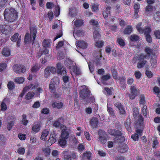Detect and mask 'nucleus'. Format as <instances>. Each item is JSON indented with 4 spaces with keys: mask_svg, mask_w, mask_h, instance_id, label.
Returning <instances> with one entry per match:
<instances>
[{
    "mask_svg": "<svg viewBox=\"0 0 160 160\" xmlns=\"http://www.w3.org/2000/svg\"><path fill=\"white\" fill-rule=\"evenodd\" d=\"M8 101V99L5 98L3 99L2 101V102L1 105V110L2 111H5L7 109V107L5 103L7 101Z\"/></svg>",
    "mask_w": 160,
    "mask_h": 160,
    "instance_id": "b1692460",
    "label": "nucleus"
},
{
    "mask_svg": "<svg viewBox=\"0 0 160 160\" xmlns=\"http://www.w3.org/2000/svg\"><path fill=\"white\" fill-rule=\"evenodd\" d=\"M95 30L93 32V38L94 40L95 41H96L100 37V35L99 33H98V31H97L98 30H96V29H95Z\"/></svg>",
    "mask_w": 160,
    "mask_h": 160,
    "instance_id": "c85d7f7f",
    "label": "nucleus"
},
{
    "mask_svg": "<svg viewBox=\"0 0 160 160\" xmlns=\"http://www.w3.org/2000/svg\"><path fill=\"white\" fill-rule=\"evenodd\" d=\"M39 69V68L38 64H36L34 66H33L32 69V72H35L37 71Z\"/></svg>",
    "mask_w": 160,
    "mask_h": 160,
    "instance_id": "338daca9",
    "label": "nucleus"
},
{
    "mask_svg": "<svg viewBox=\"0 0 160 160\" xmlns=\"http://www.w3.org/2000/svg\"><path fill=\"white\" fill-rule=\"evenodd\" d=\"M32 38L31 35H29V33H27L25 36L24 42L26 43L30 42H32Z\"/></svg>",
    "mask_w": 160,
    "mask_h": 160,
    "instance_id": "aec40b11",
    "label": "nucleus"
},
{
    "mask_svg": "<svg viewBox=\"0 0 160 160\" xmlns=\"http://www.w3.org/2000/svg\"><path fill=\"white\" fill-rule=\"evenodd\" d=\"M2 53L3 55L6 57L8 56L10 54V50L8 48L5 47L2 51Z\"/></svg>",
    "mask_w": 160,
    "mask_h": 160,
    "instance_id": "6ab92c4d",
    "label": "nucleus"
},
{
    "mask_svg": "<svg viewBox=\"0 0 160 160\" xmlns=\"http://www.w3.org/2000/svg\"><path fill=\"white\" fill-rule=\"evenodd\" d=\"M7 67V65L5 63H0V72L4 70Z\"/></svg>",
    "mask_w": 160,
    "mask_h": 160,
    "instance_id": "864d4df0",
    "label": "nucleus"
},
{
    "mask_svg": "<svg viewBox=\"0 0 160 160\" xmlns=\"http://www.w3.org/2000/svg\"><path fill=\"white\" fill-rule=\"evenodd\" d=\"M7 86L9 89L12 90L14 87V82L12 81L9 82Z\"/></svg>",
    "mask_w": 160,
    "mask_h": 160,
    "instance_id": "49530a36",
    "label": "nucleus"
},
{
    "mask_svg": "<svg viewBox=\"0 0 160 160\" xmlns=\"http://www.w3.org/2000/svg\"><path fill=\"white\" fill-rule=\"evenodd\" d=\"M60 12V8L58 6L55 11V15L56 17L59 16Z\"/></svg>",
    "mask_w": 160,
    "mask_h": 160,
    "instance_id": "0e129e2a",
    "label": "nucleus"
},
{
    "mask_svg": "<svg viewBox=\"0 0 160 160\" xmlns=\"http://www.w3.org/2000/svg\"><path fill=\"white\" fill-rule=\"evenodd\" d=\"M61 129H62V133L60 137L67 139L69 136V129L64 126L61 127Z\"/></svg>",
    "mask_w": 160,
    "mask_h": 160,
    "instance_id": "0eeeda50",
    "label": "nucleus"
},
{
    "mask_svg": "<svg viewBox=\"0 0 160 160\" xmlns=\"http://www.w3.org/2000/svg\"><path fill=\"white\" fill-rule=\"evenodd\" d=\"M131 121L129 118H127L125 123V126L127 130L130 132L131 130L130 127Z\"/></svg>",
    "mask_w": 160,
    "mask_h": 160,
    "instance_id": "5701e85b",
    "label": "nucleus"
},
{
    "mask_svg": "<svg viewBox=\"0 0 160 160\" xmlns=\"http://www.w3.org/2000/svg\"><path fill=\"white\" fill-rule=\"evenodd\" d=\"M8 120L11 121L8 122L7 125V129L8 130H10L14 125V121L15 120V117L13 116H10L8 117Z\"/></svg>",
    "mask_w": 160,
    "mask_h": 160,
    "instance_id": "ddd939ff",
    "label": "nucleus"
},
{
    "mask_svg": "<svg viewBox=\"0 0 160 160\" xmlns=\"http://www.w3.org/2000/svg\"><path fill=\"white\" fill-rule=\"evenodd\" d=\"M34 95L33 92H29L25 96V98L27 100H30L32 98Z\"/></svg>",
    "mask_w": 160,
    "mask_h": 160,
    "instance_id": "e433bc0d",
    "label": "nucleus"
},
{
    "mask_svg": "<svg viewBox=\"0 0 160 160\" xmlns=\"http://www.w3.org/2000/svg\"><path fill=\"white\" fill-rule=\"evenodd\" d=\"M8 0H0V8H3Z\"/></svg>",
    "mask_w": 160,
    "mask_h": 160,
    "instance_id": "6e6d98bb",
    "label": "nucleus"
},
{
    "mask_svg": "<svg viewBox=\"0 0 160 160\" xmlns=\"http://www.w3.org/2000/svg\"><path fill=\"white\" fill-rule=\"evenodd\" d=\"M48 141V142L50 143L49 144L50 145L51 144V145H52L56 141V139L53 137V136L52 135V136H51V135H50Z\"/></svg>",
    "mask_w": 160,
    "mask_h": 160,
    "instance_id": "de8ad7c7",
    "label": "nucleus"
},
{
    "mask_svg": "<svg viewBox=\"0 0 160 160\" xmlns=\"http://www.w3.org/2000/svg\"><path fill=\"white\" fill-rule=\"evenodd\" d=\"M32 129L35 133L38 132L40 130V125L39 123L38 122H36L35 123L34 125L32 127Z\"/></svg>",
    "mask_w": 160,
    "mask_h": 160,
    "instance_id": "412c9836",
    "label": "nucleus"
},
{
    "mask_svg": "<svg viewBox=\"0 0 160 160\" xmlns=\"http://www.w3.org/2000/svg\"><path fill=\"white\" fill-rule=\"evenodd\" d=\"M30 4L32 7V9L35 10L36 9V8L34 6L36 4V1L35 0H30Z\"/></svg>",
    "mask_w": 160,
    "mask_h": 160,
    "instance_id": "13d9d810",
    "label": "nucleus"
},
{
    "mask_svg": "<svg viewBox=\"0 0 160 160\" xmlns=\"http://www.w3.org/2000/svg\"><path fill=\"white\" fill-rule=\"evenodd\" d=\"M96 46L98 47H99V48H101V47H102L103 45V42L102 41H96Z\"/></svg>",
    "mask_w": 160,
    "mask_h": 160,
    "instance_id": "5fc2aeb1",
    "label": "nucleus"
},
{
    "mask_svg": "<svg viewBox=\"0 0 160 160\" xmlns=\"http://www.w3.org/2000/svg\"><path fill=\"white\" fill-rule=\"evenodd\" d=\"M91 155L92 153L90 152H84L82 158L85 160H90Z\"/></svg>",
    "mask_w": 160,
    "mask_h": 160,
    "instance_id": "4be33fe9",
    "label": "nucleus"
},
{
    "mask_svg": "<svg viewBox=\"0 0 160 160\" xmlns=\"http://www.w3.org/2000/svg\"><path fill=\"white\" fill-rule=\"evenodd\" d=\"M67 153V152L64 151L63 152V154H64V159L65 160H71V157L70 155L66 154Z\"/></svg>",
    "mask_w": 160,
    "mask_h": 160,
    "instance_id": "3c124183",
    "label": "nucleus"
},
{
    "mask_svg": "<svg viewBox=\"0 0 160 160\" xmlns=\"http://www.w3.org/2000/svg\"><path fill=\"white\" fill-rule=\"evenodd\" d=\"M108 132L109 134L115 136V141L117 143L122 142L124 140V138L121 135L122 133L119 131L110 129L108 130Z\"/></svg>",
    "mask_w": 160,
    "mask_h": 160,
    "instance_id": "f03ea898",
    "label": "nucleus"
},
{
    "mask_svg": "<svg viewBox=\"0 0 160 160\" xmlns=\"http://www.w3.org/2000/svg\"><path fill=\"white\" fill-rule=\"evenodd\" d=\"M90 92L88 89L85 86V88L81 90L79 92L80 97L83 99L87 97L86 102L89 103L90 102V99L91 98L89 97L90 95Z\"/></svg>",
    "mask_w": 160,
    "mask_h": 160,
    "instance_id": "7ed1b4c3",
    "label": "nucleus"
},
{
    "mask_svg": "<svg viewBox=\"0 0 160 160\" xmlns=\"http://www.w3.org/2000/svg\"><path fill=\"white\" fill-rule=\"evenodd\" d=\"M18 13L12 8H6L4 12V16L6 21L8 22H14L17 18Z\"/></svg>",
    "mask_w": 160,
    "mask_h": 160,
    "instance_id": "f257e3e1",
    "label": "nucleus"
},
{
    "mask_svg": "<svg viewBox=\"0 0 160 160\" xmlns=\"http://www.w3.org/2000/svg\"><path fill=\"white\" fill-rule=\"evenodd\" d=\"M130 94L129 95L130 98L131 99H134L138 95V90L135 86H131L130 88Z\"/></svg>",
    "mask_w": 160,
    "mask_h": 160,
    "instance_id": "9d476101",
    "label": "nucleus"
},
{
    "mask_svg": "<svg viewBox=\"0 0 160 160\" xmlns=\"http://www.w3.org/2000/svg\"><path fill=\"white\" fill-rule=\"evenodd\" d=\"M83 24V21L81 19H78L76 20L74 22V25L76 27H80Z\"/></svg>",
    "mask_w": 160,
    "mask_h": 160,
    "instance_id": "a878e982",
    "label": "nucleus"
},
{
    "mask_svg": "<svg viewBox=\"0 0 160 160\" xmlns=\"http://www.w3.org/2000/svg\"><path fill=\"white\" fill-rule=\"evenodd\" d=\"M133 115L135 118L137 117L138 114V108H134L133 109Z\"/></svg>",
    "mask_w": 160,
    "mask_h": 160,
    "instance_id": "e2e57ef3",
    "label": "nucleus"
},
{
    "mask_svg": "<svg viewBox=\"0 0 160 160\" xmlns=\"http://www.w3.org/2000/svg\"><path fill=\"white\" fill-rule=\"evenodd\" d=\"M30 35L32 36V43L33 44L34 42L35 38H36V34L37 33V29L36 27L31 26L30 28Z\"/></svg>",
    "mask_w": 160,
    "mask_h": 160,
    "instance_id": "9b49d317",
    "label": "nucleus"
},
{
    "mask_svg": "<svg viewBox=\"0 0 160 160\" xmlns=\"http://www.w3.org/2000/svg\"><path fill=\"white\" fill-rule=\"evenodd\" d=\"M117 42L121 46L123 47L125 45V43L124 40L121 38H118Z\"/></svg>",
    "mask_w": 160,
    "mask_h": 160,
    "instance_id": "09e8293b",
    "label": "nucleus"
},
{
    "mask_svg": "<svg viewBox=\"0 0 160 160\" xmlns=\"http://www.w3.org/2000/svg\"><path fill=\"white\" fill-rule=\"evenodd\" d=\"M98 120L96 117L92 118L90 120V124L93 128H96L98 125Z\"/></svg>",
    "mask_w": 160,
    "mask_h": 160,
    "instance_id": "a211bd4d",
    "label": "nucleus"
},
{
    "mask_svg": "<svg viewBox=\"0 0 160 160\" xmlns=\"http://www.w3.org/2000/svg\"><path fill=\"white\" fill-rule=\"evenodd\" d=\"M102 55H101L100 57H97V58L94 60V62L96 63V66H100V60L102 58Z\"/></svg>",
    "mask_w": 160,
    "mask_h": 160,
    "instance_id": "c9c22d12",
    "label": "nucleus"
},
{
    "mask_svg": "<svg viewBox=\"0 0 160 160\" xmlns=\"http://www.w3.org/2000/svg\"><path fill=\"white\" fill-rule=\"evenodd\" d=\"M18 33H15L12 36L11 38V40L13 42H16L17 40V45L18 47L20 46V42L21 41V37H18Z\"/></svg>",
    "mask_w": 160,
    "mask_h": 160,
    "instance_id": "4468645a",
    "label": "nucleus"
},
{
    "mask_svg": "<svg viewBox=\"0 0 160 160\" xmlns=\"http://www.w3.org/2000/svg\"><path fill=\"white\" fill-rule=\"evenodd\" d=\"M57 72L61 75H64L66 73V72L65 68L60 63H58L57 64Z\"/></svg>",
    "mask_w": 160,
    "mask_h": 160,
    "instance_id": "f8f14e48",
    "label": "nucleus"
},
{
    "mask_svg": "<svg viewBox=\"0 0 160 160\" xmlns=\"http://www.w3.org/2000/svg\"><path fill=\"white\" fill-rule=\"evenodd\" d=\"M75 34L78 37H81L83 35L84 32L82 30H78Z\"/></svg>",
    "mask_w": 160,
    "mask_h": 160,
    "instance_id": "603ef678",
    "label": "nucleus"
},
{
    "mask_svg": "<svg viewBox=\"0 0 160 160\" xmlns=\"http://www.w3.org/2000/svg\"><path fill=\"white\" fill-rule=\"evenodd\" d=\"M51 82H52V83L55 85L58 84L59 83V79L58 78L56 77L53 78Z\"/></svg>",
    "mask_w": 160,
    "mask_h": 160,
    "instance_id": "4d7b16f0",
    "label": "nucleus"
},
{
    "mask_svg": "<svg viewBox=\"0 0 160 160\" xmlns=\"http://www.w3.org/2000/svg\"><path fill=\"white\" fill-rule=\"evenodd\" d=\"M76 45L78 46L80 48L83 49H85L87 47V44L84 41H80L76 42Z\"/></svg>",
    "mask_w": 160,
    "mask_h": 160,
    "instance_id": "dca6fc26",
    "label": "nucleus"
},
{
    "mask_svg": "<svg viewBox=\"0 0 160 160\" xmlns=\"http://www.w3.org/2000/svg\"><path fill=\"white\" fill-rule=\"evenodd\" d=\"M147 58H148V57L146 54H141L138 55V60L141 61L143 60H144V59Z\"/></svg>",
    "mask_w": 160,
    "mask_h": 160,
    "instance_id": "4c0bfd02",
    "label": "nucleus"
},
{
    "mask_svg": "<svg viewBox=\"0 0 160 160\" xmlns=\"http://www.w3.org/2000/svg\"><path fill=\"white\" fill-rule=\"evenodd\" d=\"M42 46L44 48L49 47L50 43L49 40H44L42 42Z\"/></svg>",
    "mask_w": 160,
    "mask_h": 160,
    "instance_id": "c03bdc74",
    "label": "nucleus"
},
{
    "mask_svg": "<svg viewBox=\"0 0 160 160\" xmlns=\"http://www.w3.org/2000/svg\"><path fill=\"white\" fill-rule=\"evenodd\" d=\"M24 81V78L22 77L17 78L15 79V82L18 83H22Z\"/></svg>",
    "mask_w": 160,
    "mask_h": 160,
    "instance_id": "37998d69",
    "label": "nucleus"
},
{
    "mask_svg": "<svg viewBox=\"0 0 160 160\" xmlns=\"http://www.w3.org/2000/svg\"><path fill=\"white\" fill-rule=\"evenodd\" d=\"M90 24L94 26V28L95 29H96V30H98L99 28L98 27V22L97 21H95L94 20H91L90 21Z\"/></svg>",
    "mask_w": 160,
    "mask_h": 160,
    "instance_id": "2f4dec72",
    "label": "nucleus"
},
{
    "mask_svg": "<svg viewBox=\"0 0 160 160\" xmlns=\"http://www.w3.org/2000/svg\"><path fill=\"white\" fill-rule=\"evenodd\" d=\"M49 133L48 131L46 130H44L42 133V135L41 137V138L43 140H46L47 138H46L47 136H48Z\"/></svg>",
    "mask_w": 160,
    "mask_h": 160,
    "instance_id": "7c9ffc66",
    "label": "nucleus"
},
{
    "mask_svg": "<svg viewBox=\"0 0 160 160\" xmlns=\"http://www.w3.org/2000/svg\"><path fill=\"white\" fill-rule=\"evenodd\" d=\"M88 65L90 72L92 73L94 71V67L93 64L92 62H88Z\"/></svg>",
    "mask_w": 160,
    "mask_h": 160,
    "instance_id": "a19ab883",
    "label": "nucleus"
},
{
    "mask_svg": "<svg viewBox=\"0 0 160 160\" xmlns=\"http://www.w3.org/2000/svg\"><path fill=\"white\" fill-rule=\"evenodd\" d=\"M152 50L149 47H147L145 48V51L146 52L147 57L149 58L151 55L152 53Z\"/></svg>",
    "mask_w": 160,
    "mask_h": 160,
    "instance_id": "f704fd0d",
    "label": "nucleus"
},
{
    "mask_svg": "<svg viewBox=\"0 0 160 160\" xmlns=\"http://www.w3.org/2000/svg\"><path fill=\"white\" fill-rule=\"evenodd\" d=\"M63 105V103L61 102H54L52 103V106L53 108L60 109L62 108Z\"/></svg>",
    "mask_w": 160,
    "mask_h": 160,
    "instance_id": "393cba45",
    "label": "nucleus"
},
{
    "mask_svg": "<svg viewBox=\"0 0 160 160\" xmlns=\"http://www.w3.org/2000/svg\"><path fill=\"white\" fill-rule=\"evenodd\" d=\"M78 148L79 151H82L85 149V146L83 144L80 143Z\"/></svg>",
    "mask_w": 160,
    "mask_h": 160,
    "instance_id": "680f3d73",
    "label": "nucleus"
},
{
    "mask_svg": "<svg viewBox=\"0 0 160 160\" xmlns=\"http://www.w3.org/2000/svg\"><path fill=\"white\" fill-rule=\"evenodd\" d=\"M132 28L130 25L127 26L125 28L124 32L125 34H129L132 32Z\"/></svg>",
    "mask_w": 160,
    "mask_h": 160,
    "instance_id": "bb28decb",
    "label": "nucleus"
},
{
    "mask_svg": "<svg viewBox=\"0 0 160 160\" xmlns=\"http://www.w3.org/2000/svg\"><path fill=\"white\" fill-rule=\"evenodd\" d=\"M67 140L60 137L58 141L59 145L62 148L65 147L67 144Z\"/></svg>",
    "mask_w": 160,
    "mask_h": 160,
    "instance_id": "2eb2a0df",
    "label": "nucleus"
},
{
    "mask_svg": "<svg viewBox=\"0 0 160 160\" xmlns=\"http://www.w3.org/2000/svg\"><path fill=\"white\" fill-rule=\"evenodd\" d=\"M77 13V11L76 8H71L69 10V14L72 17H74Z\"/></svg>",
    "mask_w": 160,
    "mask_h": 160,
    "instance_id": "473e14b6",
    "label": "nucleus"
},
{
    "mask_svg": "<svg viewBox=\"0 0 160 160\" xmlns=\"http://www.w3.org/2000/svg\"><path fill=\"white\" fill-rule=\"evenodd\" d=\"M111 76L109 74L103 75L102 78V80L103 81H107L110 78Z\"/></svg>",
    "mask_w": 160,
    "mask_h": 160,
    "instance_id": "bf43d9fd",
    "label": "nucleus"
},
{
    "mask_svg": "<svg viewBox=\"0 0 160 160\" xmlns=\"http://www.w3.org/2000/svg\"><path fill=\"white\" fill-rule=\"evenodd\" d=\"M112 72L113 78L115 79H117L118 77L117 71L113 69L112 70Z\"/></svg>",
    "mask_w": 160,
    "mask_h": 160,
    "instance_id": "69168bd1",
    "label": "nucleus"
},
{
    "mask_svg": "<svg viewBox=\"0 0 160 160\" xmlns=\"http://www.w3.org/2000/svg\"><path fill=\"white\" fill-rule=\"evenodd\" d=\"M26 115L25 114H23L22 116V123L24 125H26L28 122V121L26 119Z\"/></svg>",
    "mask_w": 160,
    "mask_h": 160,
    "instance_id": "58836bf2",
    "label": "nucleus"
},
{
    "mask_svg": "<svg viewBox=\"0 0 160 160\" xmlns=\"http://www.w3.org/2000/svg\"><path fill=\"white\" fill-rule=\"evenodd\" d=\"M0 31L2 34L10 35L12 31V28L10 26L4 24L0 26Z\"/></svg>",
    "mask_w": 160,
    "mask_h": 160,
    "instance_id": "20e7f679",
    "label": "nucleus"
},
{
    "mask_svg": "<svg viewBox=\"0 0 160 160\" xmlns=\"http://www.w3.org/2000/svg\"><path fill=\"white\" fill-rule=\"evenodd\" d=\"M98 139L102 144H104L107 142V138L105 132L102 130H99L98 132Z\"/></svg>",
    "mask_w": 160,
    "mask_h": 160,
    "instance_id": "6e6552de",
    "label": "nucleus"
},
{
    "mask_svg": "<svg viewBox=\"0 0 160 160\" xmlns=\"http://www.w3.org/2000/svg\"><path fill=\"white\" fill-rule=\"evenodd\" d=\"M12 68L14 72L19 74L24 73L26 70L25 66L20 64L14 65Z\"/></svg>",
    "mask_w": 160,
    "mask_h": 160,
    "instance_id": "39448f33",
    "label": "nucleus"
},
{
    "mask_svg": "<svg viewBox=\"0 0 160 160\" xmlns=\"http://www.w3.org/2000/svg\"><path fill=\"white\" fill-rule=\"evenodd\" d=\"M55 84L52 83V82H50L49 84V89L50 91L52 92H55L56 91Z\"/></svg>",
    "mask_w": 160,
    "mask_h": 160,
    "instance_id": "72a5a7b5",
    "label": "nucleus"
},
{
    "mask_svg": "<svg viewBox=\"0 0 160 160\" xmlns=\"http://www.w3.org/2000/svg\"><path fill=\"white\" fill-rule=\"evenodd\" d=\"M154 19L156 21L160 20V12H156L154 15Z\"/></svg>",
    "mask_w": 160,
    "mask_h": 160,
    "instance_id": "a18cd8bd",
    "label": "nucleus"
},
{
    "mask_svg": "<svg viewBox=\"0 0 160 160\" xmlns=\"http://www.w3.org/2000/svg\"><path fill=\"white\" fill-rule=\"evenodd\" d=\"M56 71V68L54 67L51 66L47 67L44 70V77L48 78L50 75V73H54Z\"/></svg>",
    "mask_w": 160,
    "mask_h": 160,
    "instance_id": "1a4fd4ad",
    "label": "nucleus"
},
{
    "mask_svg": "<svg viewBox=\"0 0 160 160\" xmlns=\"http://www.w3.org/2000/svg\"><path fill=\"white\" fill-rule=\"evenodd\" d=\"M142 23L139 22L136 26L137 30L140 33L142 34L144 32V34H150L151 31V28L149 27H146L144 29L142 27Z\"/></svg>",
    "mask_w": 160,
    "mask_h": 160,
    "instance_id": "423d86ee",
    "label": "nucleus"
},
{
    "mask_svg": "<svg viewBox=\"0 0 160 160\" xmlns=\"http://www.w3.org/2000/svg\"><path fill=\"white\" fill-rule=\"evenodd\" d=\"M154 34L157 38L160 39V31H155L154 32Z\"/></svg>",
    "mask_w": 160,
    "mask_h": 160,
    "instance_id": "774afa93",
    "label": "nucleus"
},
{
    "mask_svg": "<svg viewBox=\"0 0 160 160\" xmlns=\"http://www.w3.org/2000/svg\"><path fill=\"white\" fill-rule=\"evenodd\" d=\"M147 62V61L146 60H143L141 61H139V62L137 64V67L138 68H142Z\"/></svg>",
    "mask_w": 160,
    "mask_h": 160,
    "instance_id": "c756f323",
    "label": "nucleus"
},
{
    "mask_svg": "<svg viewBox=\"0 0 160 160\" xmlns=\"http://www.w3.org/2000/svg\"><path fill=\"white\" fill-rule=\"evenodd\" d=\"M139 37L136 35H132L130 36V40L132 41H136L139 40Z\"/></svg>",
    "mask_w": 160,
    "mask_h": 160,
    "instance_id": "ea45409f",
    "label": "nucleus"
},
{
    "mask_svg": "<svg viewBox=\"0 0 160 160\" xmlns=\"http://www.w3.org/2000/svg\"><path fill=\"white\" fill-rule=\"evenodd\" d=\"M128 149V146L125 144H122L118 148V151L121 153L126 152Z\"/></svg>",
    "mask_w": 160,
    "mask_h": 160,
    "instance_id": "f3484780",
    "label": "nucleus"
},
{
    "mask_svg": "<svg viewBox=\"0 0 160 160\" xmlns=\"http://www.w3.org/2000/svg\"><path fill=\"white\" fill-rule=\"evenodd\" d=\"M62 119L61 118H58L57 120L55 121L53 123V125L54 127H60L61 128V127L62 126H63V125L61 124L60 123V121L62 120Z\"/></svg>",
    "mask_w": 160,
    "mask_h": 160,
    "instance_id": "cd10ccee",
    "label": "nucleus"
},
{
    "mask_svg": "<svg viewBox=\"0 0 160 160\" xmlns=\"http://www.w3.org/2000/svg\"><path fill=\"white\" fill-rule=\"evenodd\" d=\"M151 66L153 67H156L157 64V60L155 58H152L151 59Z\"/></svg>",
    "mask_w": 160,
    "mask_h": 160,
    "instance_id": "79ce46f5",
    "label": "nucleus"
},
{
    "mask_svg": "<svg viewBox=\"0 0 160 160\" xmlns=\"http://www.w3.org/2000/svg\"><path fill=\"white\" fill-rule=\"evenodd\" d=\"M140 7V5L138 3H136L134 4V9L135 11L139 12V9Z\"/></svg>",
    "mask_w": 160,
    "mask_h": 160,
    "instance_id": "052dcab7",
    "label": "nucleus"
},
{
    "mask_svg": "<svg viewBox=\"0 0 160 160\" xmlns=\"http://www.w3.org/2000/svg\"><path fill=\"white\" fill-rule=\"evenodd\" d=\"M145 102V96L143 94H141L140 95V99L139 103L142 104H143Z\"/></svg>",
    "mask_w": 160,
    "mask_h": 160,
    "instance_id": "8fccbe9b",
    "label": "nucleus"
}]
</instances>
